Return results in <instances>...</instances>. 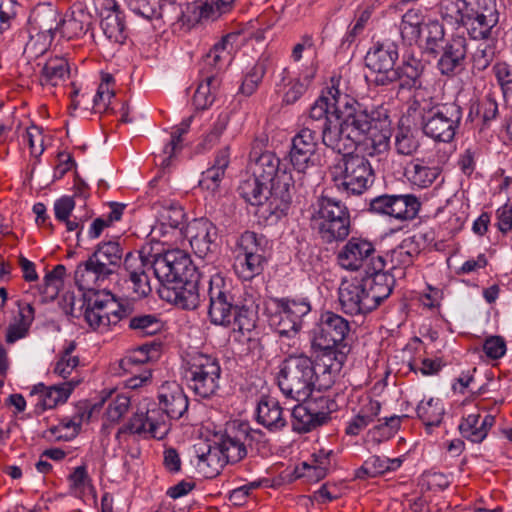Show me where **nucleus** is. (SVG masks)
Listing matches in <instances>:
<instances>
[{"label": "nucleus", "instance_id": "43", "mask_svg": "<svg viewBox=\"0 0 512 512\" xmlns=\"http://www.w3.org/2000/svg\"><path fill=\"white\" fill-rule=\"evenodd\" d=\"M269 240L263 234L245 231L237 241V254L244 256L266 257Z\"/></svg>", "mask_w": 512, "mask_h": 512}, {"label": "nucleus", "instance_id": "46", "mask_svg": "<svg viewBox=\"0 0 512 512\" xmlns=\"http://www.w3.org/2000/svg\"><path fill=\"white\" fill-rule=\"evenodd\" d=\"M266 257L257 256H235L234 271L239 279L243 281H251L264 271Z\"/></svg>", "mask_w": 512, "mask_h": 512}, {"label": "nucleus", "instance_id": "39", "mask_svg": "<svg viewBox=\"0 0 512 512\" xmlns=\"http://www.w3.org/2000/svg\"><path fill=\"white\" fill-rule=\"evenodd\" d=\"M223 458L221 450L215 443L214 445H207L206 451L197 450L195 465L199 473L205 478H214L227 465L226 460Z\"/></svg>", "mask_w": 512, "mask_h": 512}, {"label": "nucleus", "instance_id": "33", "mask_svg": "<svg viewBox=\"0 0 512 512\" xmlns=\"http://www.w3.org/2000/svg\"><path fill=\"white\" fill-rule=\"evenodd\" d=\"M424 63L422 60L415 56L413 50L406 51L403 54L402 65L397 67L396 82L398 83L399 90H411L415 88L420 89L419 79L424 70Z\"/></svg>", "mask_w": 512, "mask_h": 512}, {"label": "nucleus", "instance_id": "54", "mask_svg": "<svg viewBox=\"0 0 512 512\" xmlns=\"http://www.w3.org/2000/svg\"><path fill=\"white\" fill-rule=\"evenodd\" d=\"M129 328L140 336H151L161 331L162 322L155 314H139L130 318Z\"/></svg>", "mask_w": 512, "mask_h": 512}, {"label": "nucleus", "instance_id": "17", "mask_svg": "<svg viewBox=\"0 0 512 512\" xmlns=\"http://www.w3.org/2000/svg\"><path fill=\"white\" fill-rule=\"evenodd\" d=\"M302 401L291 412L292 428L298 433H307L326 424L336 406L334 401L324 396Z\"/></svg>", "mask_w": 512, "mask_h": 512}, {"label": "nucleus", "instance_id": "51", "mask_svg": "<svg viewBox=\"0 0 512 512\" xmlns=\"http://www.w3.org/2000/svg\"><path fill=\"white\" fill-rule=\"evenodd\" d=\"M268 59L259 58L253 67L245 74L239 91L245 96H251L261 84L268 69Z\"/></svg>", "mask_w": 512, "mask_h": 512}, {"label": "nucleus", "instance_id": "55", "mask_svg": "<svg viewBox=\"0 0 512 512\" xmlns=\"http://www.w3.org/2000/svg\"><path fill=\"white\" fill-rule=\"evenodd\" d=\"M228 125V117L220 115L211 126L210 130L201 138L196 145L195 150L197 153H206L215 147L226 130Z\"/></svg>", "mask_w": 512, "mask_h": 512}, {"label": "nucleus", "instance_id": "36", "mask_svg": "<svg viewBox=\"0 0 512 512\" xmlns=\"http://www.w3.org/2000/svg\"><path fill=\"white\" fill-rule=\"evenodd\" d=\"M441 174V168L430 165L423 158H415L407 163L404 175L409 183L418 188L430 187Z\"/></svg>", "mask_w": 512, "mask_h": 512}, {"label": "nucleus", "instance_id": "49", "mask_svg": "<svg viewBox=\"0 0 512 512\" xmlns=\"http://www.w3.org/2000/svg\"><path fill=\"white\" fill-rule=\"evenodd\" d=\"M472 2L466 0H442L440 14L450 24L464 25L466 14Z\"/></svg>", "mask_w": 512, "mask_h": 512}, {"label": "nucleus", "instance_id": "13", "mask_svg": "<svg viewBox=\"0 0 512 512\" xmlns=\"http://www.w3.org/2000/svg\"><path fill=\"white\" fill-rule=\"evenodd\" d=\"M221 366L218 358L201 352L186 356L183 377L193 393L203 399L217 395L220 389Z\"/></svg>", "mask_w": 512, "mask_h": 512}, {"label": "nucleus", "instance_id": "47", "mask_svg": "<svg viewBox=\"0 0 512 512\" xmlns=\"http://www.w3.org/2000/svg\"><path fill=\"white\" fill-rule=\"evenodd\" d=\"M445 413L444 405L438 398H430L427 401H421L417 406V415L424 423L427 430L431 427L439 426Z\"/></svg>", "mask_w": 512, "mask_h": 512}, {"label": "nucleus", "instance_id": "14", "mask_svg": "<svg viewBox=\"0 0 512 512\" xmlns=\"http://www.w3.org/2000/svg\"><path fill=\"white\" fill-rule=\"evenodd\" d=\"M341 154L342 157L330 168L334 186L340 192L361 195L374 182L371 163L364 156L352 154L351 151Z\"/></svg>", "mask_w": 512, "mask_h": 512}, {"label": "nucleus", "instance_id": "50", "mask_svg": "<svg viewBox=\"0 0 512 512\" xmlns=\"http://www.w3.org/2000/svg\"><path fill=\"white\" fill-rule=\"evenodd\" d=\"M332 450L321 449L313 453L311 463H303L305 475L315 481L323 479L331 465Z\"/></svg>", "mask_w": 512, "mask_h": 512}, {"label": "nucleus", "instance_id": "60", "mask_svg": "<svg viewBox=\"0 0 512 512\" xmlns=\"http://www.w3.org/2000/svg\"><path fill=\"white\" fill-rule=\"evenodd\" d=\"M425 29V49L430 55L437 56L441 45L446 41L444 27L438 21H430L425 25Z\"/></svg>", "mask_w": 512, "mask_h": 512}, {"label": "nucleus", "instance_id": "5", "mask_svg": "<svg viewBox=\"0 0 512 512\" xmlns=\"http://www.w3.org/2000/svg\"><path fill=\"white\" fill-rule=\"evenodd\" d=\"M409 112L418 115L422 133L439 143H451L460 127L463 110L456 102L440 103L429 89H417Z\"/></svg>", "mask_w": 512, "mask_h": 512}, {"label": "nucleus", "instance_id": "18", "mask_svg": "<svg viewBox=\"0 0 512 512\" xmlns=\"http://www.w3.org/2000/svg\"><path fill=\"white\" fill-rule=\"evenodd\" d=\"M499 12L496 0H475L468 9L464 27L474 40H489L496 34Z\"/></svg>", "mask_w": 512, "mask_h": 512}, {"label": "nucleus", "instance_id": "35", "mask_svg": "<svg viewBox=\"0 0 512 512\" xmlns=\"http://www.w3.org/2000/svg\"><path fill=\"white\" fill-rule=\"evenodd\" d=\"M230 156L231 150L229 145L222 147L216 152L212 166L201 174L199 186L202 189L214 192L219 188L226 169L230 164Z\"/></svg>", "mask_w": 512, "mask_h": 512}, {"label": "nucleus", "instance_id": "23", "mask_svg": "<svg viewBox=\"0 0 512 512\" xmlns=\"http://www.w3.org/2000/svg\"><path fill=\"white\" fill-rule=\"evenodd\" d=\"M238 39V33H228L221 37L203 57L200 64V76L219 77L232 62L234 44Z\"/></svg>", "mask_w": 512, "mask_h": 512}, {"label": "nucleus", "instance_id": "24", "mask_svg": "<svg viewBox=\"0 0 512 512\" xmlns=\"http://www.w3.org/2000/svg\"><path fill=\"white\" fill-rule=\"evenodd\" d=\"M152 264L153 260L144 257L140 252H128L124 257L123 266L128 274L129 289L136 298L147 297L152 291L147 274L150 269L153 270Z\"/></svg>", "mask_w": 512, "mask_h": 512}, {"label": "nucleus", "instance_id": "44", "mask_svg": "<svg viewBox=\"0 0 512 512\" xmlns=\"http://www.w3.org/2000/svg\"><path fill=\"white\" fill-rule=\"evenodd\" d=\"M419 253V245L413 237L403 239L390 253V269L396 270L397 268H407L411 266Z\"/></svg>", "mask_w": 512, "mask_h": 512}, {"label": "nucleus", "instance_id": "52", "mask_svg": "<svg viewBox=\"0 0 512 512\" xmlns=\"http://www.w3.org/2000/svg\"><path fill=\"white\" fill-rule=\"evenodd\" d=\"M69 73L68 62L61 57L49 59L42 68V83L56 86L60 81L64 80Z\"/></svg>", "mask_w": 512, "mask_h": 512}, {"label": "nucleus", "instance_id": "22", "mask_svg": "<svg viewBox=\"0 0 512 512\" xmlns=\"http://www.w3.org/2000/svg\"><path fill=\"white\" fill-rule=\"evenodd\" d=\"M184 234L199 258H206L218 248V228L207 218H195L190 221Z\"/></svg>", "mask_w": 512, "mask_h": 512}, {"label": "nucleus", "instance_id": "63", "mask_svg": "<svg viewBox=\"0 0 512 512\" xmlns=\"http://www.w3.org/2000/svg\"><path fill=\"white\" fill-rule=\"evenodd\" d=\"M190 123L191 118H187L172 131L170 141L163 148L164 158L162 160V165H169V161L173 155L177 151L181 150L182 136L188 132Z\"/></svg>", "mask_w": 512, "mask_h": 512}, {"label": "nucleus", "instance_id": "61", "mask_svg": "<svg viewBox=\"0 0 512 512\" xmlns=\"http://www.w3.org/2000/svg\"><path fill=\"white\" fill-rule=\"evenodd\" d=\"M190 123L191 118H187L172 131L170 141L163 148L164 158L162 160V165H169V161L173 155L177 151L181 150L182 136L188 132Z\"/></svg>", "mask_w": 512, "mask_h": 512}, {"label": "nucleus", "instance_id": "6", "mask_svg": "<svg viewBox=\"0 0 512 512\" xmlns=\"http://www.w3.org/2000/svg\"><path fill=\"white\" fill-rule=\"evenodd\" d=\"M394 284L395 276L391 274L343 281L338 289L341 309L351 316L368 314L390 296Z\"/></svg>", "mask_w": 512, "mask_h": 512}, {"label": "nucleus", "instance_id": "21", "mask_svg": "<svg viewBox=\"0 0 512 512\" xmlns=\"http://www.w3.org/2000/svg\"><path fill=\"white\" fill-rule=\"evenodd\" d=\"M469 39L462 33H453L439 49L436 67L441 75L454 77L466 67Z\"/></svg>", "mask_w": 512, "mask_h": 512}, {"label": "nucleus", "instance_id": "12", "mask_svg": "<svg viewBox=\"0 0 512 512\" xmlns=\"http://www.w3.org/2000/svg\"><path fill=\"white\" fill-rule=\"evenodd\" d=\"M311 227L327 244L343 241L350 233V213L340 200L321 196L312 205Z\"/></svg>", "mask_w": 512, "mask_h": 512}, {"label": "nucleus", "instance_id": "64", "mask_svg": "<svg viewBox=\"0 0 512 512\" xmlns=\"http://www.w3.org/2000/svg\"><path fill=\"white\" fill-rule=\"evenodd\" d=\"M190 123L191 118H187L172 131L170 141L163 148L164 158L162 160V165H169V161L173 155L177 151L181 150L182 136L188 132Z\"/></svg>", "mask_w": 512, "mask_h": 512}, {"label": "nucleus", "instance_id": "40", "mask_svg": "<svg viewBox=\"0 0 512 512\" xmlns=\"http://www.w3.org/2000/svg\"><path fill=\"white\" fill-rule=\"evenodd\" d=\"M235 0H200L191 5L192 17L196 23L201 20H216L231 11Z\"/></svg>", "mask_w": 512, "mask_h": 512}, {"label": "nucleus", "instance_id": "4", "mask_svg": "<svg viewBox=\"0 0 512 512\" xmlns=\"http://www.w3.org/2000/svg\"><path fill=\"white\" fill-rule=\"evenodd\" d=\"M158 406L138 408L126 430L143 437L163 439L170 431V420H177L188 411L189 401L180 384L166 381L158 389Z\"/></svg>", "mask_w": 512, "mask_h": 512}, {"label": "nucleus", "instance_id": "53", "mask_svg": "<svg viewBox=\"0 0 512 512\" xmlns=\"http://www.w3.org/2000/svg\"><path fill=\"white\" fill-rule=\"evenodd\" d=\"M81 420L63 418L57 425L51 426L45 432V437L55 441H69L74 439L80 430Z\"/></svg>", "mask_w": 512, "mask_h": 512}, {"label": "nucleus", "instance_id": "19", "mask_svg": "<svg viewBox=\"0 0 512 512\" xmlns=\"http://www.w3.org/2000/svg\"><path fill=\"white\" fill-rule=\"evenodd\" d=\"M399 57L397 45L389 40L375 43L365 56L366 66L376 73L375 83L387 86L396 83L397 71L394 68Z\"/></svg>", "mask_w": 512, "mask_h": 512}, {"label": "nucleus", "instance_id": "56", "mask_svg": "<svg viewBox=\"0 0 512 512\" xmlns=\"http://www.w3.org/2000/svg\"><path fill=\"white\" fill-rule=\"evenodd\" d=\"M66 267L62 264L56 265L52 271L48 272L41 285V293L46 299L53 300L57 297L64 283Z\"/></svg>", "mask_w": 512, "mask_h": 512}, {"label": "nucleus", "instance_id": "3", "mask_svg": "<svg viewBox=\"0 0 512 512\" xmlns=\"http://www.w3.org/2000/svg\"><path fill=\"white\" fill-rule=\"evenodd\" d=\"M190 265V258L180 250L157 254L152 264L160 298L186 310L196 309L205 297L200 293V280L187 279Z\"/></svg>", "mask_w": 512, "mask_h": 512}, {"label": "nucleus", "instance_id": "45", "mask_svg": "<svg viewBox=\"0 0 512 512\" xmlns=\"http://www.w3.org/2000/svg\"><path fill=\"white\" fill-rule=\"evenodd\" d=\"M200 77L201 82L193 95L192 102L196 109L204 110L213 104L221 80L219 77H213L212 75Z\"/></svg>", "mask_w": 512, "mask_h": 512}, {"label": "nucleus", "instance_id": "41", "mask_svg": "<svg viewBox=\"0 0 512 512\" xmlns=\"http://www.w3.org/2000/svg\"><path fill=\"white\" fill-rule=\"evenodd\" d=\"M317 70L318 65L315 62H311L310 65L304 67L298 77L289 82L288 88L283 96V101L286 104H293L298 101L311 85Z\"/></svg>", "mask_w": 512, "mask_h": 512}, {"label": "nucleus", "instance_id": "62", "mask_svg": "<svg viewBox=\"0 0 512 512\" xmlns=\"http://www.w3.org/2000/svg\"><path fill=\"white\" fill-rule=\"evenodd\" d=\"M190 123L191 118H187L172 131L170 141L163 148L164 158L162 160V165H169V161L173 155L177 151L181 150L182 136L188 132Z\"/></svg>", "mask_w": 512, "mask_h": 512}, {"label": "nucleus", "instance_id": "10", "mask_svg": "<svg viewBox=\"0 0 512 512\" xmlns=\"http://www.w3.org/2000/svg\"><path fill=\"white\" fill-rule=\"evenodd\" d=\"M311 309V302L306 296L269 297L264 302L269 326L280 336L288 338L300 332L304 317Z\"/></svg>", "mask_w": 512, "mask_h": 512}, {"label": "nucleus", "instance_id": "42", "mask_svg": "<svg viewBox=\"0 0 512 512\" xmlns=\"http://www.w3.org/2000/svg\"><path fill=\"white\" fill-rule=\"evenodd\" d=\"M269 187L268 183L252 174L241 180L237 191L247 203L260 206L267 197Z\"/></svg>", "mask_w": 512, "mask_h": 512}, {"label": "nucleus", "instance_id": "16", "mask_svg": "<svg viewBox=\"0 0 512 512\" xmlns=\"http://www.w3.org/2000/svg\"><path fill=\"white\" fill-rule=\"evenodd\" d=\"M264 437L265 434L260 429L251 428L248 422L233 421L227 424L216 445L227 464L234 465L245 459L253 443L263 441Z\"/></svg>", "mask_w": 512, "mask_h": 512}, {"label": "nucleus", "instance_id": "8", "mask_svg": "<svg viewBox=\"0 0 512 512\" xmlns=\"http://www.w3.org/2000/svg\"><path fill=\"white\" fill-rule=\"evenodd\" d=\"M207 284L208 317L212 324L230 327L239 332L254 328L252 310L236 301L230 284L222 275L218 273L212 275Z\"/></svg>", "mask_w": 512, "mask_h": 512}, {"label": "nucleus", "instance_id": "7", "mask_svg": "<svg viewBox=\"0 0 512 512\" xmlns=\"http://www.w3.org/2000/svg\"><path fill=\"white\" fill-rule=\"evenodd\" d=\"M350 331L349 322L342 316L327 311L320 317L314 330L311 349L325 367L324 375L340 372L347 359L349 347L344 340Z\"/></svg>", "mask_w": 512, "mask_h": 512}, {"label": "nucleus", "instance_id": "48", "mask_svg": "<svg viewBox=\"0 0 512 512\" xmlns=\"http://www.w3.org/2000/svg\"><path fill=\"white\" fill-rule=\"evenodd\" d=\"M90 17L84 12L73 13L63 19L60 24V33L67 39L80 38L85 35L90 27Z\"/></svg>", "mask_w": 512, "mask_h": 512}, {"label": "nucleus", "instance_id": "15", "mask_svg": "<svg viewBox=\"0 0 512 512\" xmlns=\"http://www.w3.org/2000/svg\"><path fill=\"white\" fill-rule=\"evenodd\" d=\"M338 265L348 271L364 272L363 276L389 274L385 272L386 261L374 244L362 237H351L337 253Z\"/></svg>", "mask_w": 512, "mask_h": 512}, {"label": "nucleus", "instance_id": "2", "mask_svg": "<svg viewBox=\"0 0 512 512\" xmlns=\"http://www.w3.org/2000/svg\"><path fill=\"white\" fill-rule=\"evenodd\" d=\"M341 98L332 151L345 153L360 143L371 149L370 155L386 151L391 136L388 109L382 105H365L345 93Z\"/></svg>", "mask_w": 512, "mask_h": 512}, {"label": "nucleus", "instance_id": "34", "mask_svg": "<svg viewBox=\"0 0 512 512\" xmlns=\"http://www.w3.org/2000/svg\"><path fill=\"white\" fill-rule=\"evenodd\" d=\"M78 382L69 381L62 384L46 387L43 383L34 385L31 395H39L37 406L42 409H52L60 403L66 402Z\"/></svg>", "mask_w": 512, "mask_h": 512}, {"label": "nucleus", "instance_id": "29", "mask_svg": "<svg viewBox=\"0 0 512 512\" xmlns=\"http://www.w3.org/2000/svg\"><path fill=\"white\" fill-rule=\"evenodd\" d=\"M148 356L143 348L125 356L119 361V368L131 377L124 381L125 387L137 389L151 381V370L146 367Z\"/></svg>", "mask_w": 512, "mask_h": 512}, {"label": "nucleus", "instance_id": "26", "mask_svg": "<svg viewBox=\"0 0 512 512\" xmlns=\"http://www.w3.org/2000/svg\"><path fill=\"white\" fill-rule=\"evenodd\" d=\"M101 29L111 43L123 44L127 38L124 13L115 0H98Z\"/></svg>", "mask_w": 512, "mask_h": 512}, {"label": "nucleus", "instance_id": "38", "mask_svg": "<svg viewBox=\"0 0 512 512\" xmlns=\"http://www.w3.org/2000/svg\"><path fill=\"white\" fill-rule=\"evenodd\" d=\"M421 146V135L415 126L400 121L394 134V147L402 156L414 155Z\"/></svg>", "mask_w": 512, "mask_h": 512}, {"label": "nucleus", "instance_id": "37", "mask_svg": "<svg viewBox=\"0 0 512 512\" xmlns=\"http://www.w3.org/2000/svg\"><path fill=\"white\" fill-rule=\"evenodd\" d=\"M403 463L401 457L388 458L386 456L373 455L366 459L361 467L355 471L358 479L374 478L387 472L398 470Z\"/></svg>", "mask_w": 512, "mask_h": 512}, {"label": "nucleus", "instance_id": "9", "mask_svg": "<svg viewBox=\"0 0 512 512\" xmlns=\"http://www.w3.org/2000/svg\"><path fill=\"white\" fill-rule=\"evenodd\" d=\"M332 382L331 375L326 383H321L313 360L303 354H291L279 365L277 384L282 394L295 401L306 400L312 391L321 390Z\"/></svg>", "mask_w": 512, "mask_h": 512}, {"label": "nucleus", "instance_id": "31", "mask_svg": "<svg viewBox=\"0 0 512 512\" xmlns=\"http://www.w3.org/2000/svg\"><path fill=\"white\" fill-rule=\"evenodd\" d=\"M499 115V107L493 93H487L470 105L468 120L480 130L490 128Z\"/></svg>", "mask_w": 512, "mask_h": 512}, {"label": "nucleus", "instance_id": "57", "mask_svg": "<svg viewBox=\"0 0 512 512\" xmlns=\"http://www.w3.org/2000/svg\"><path fill=\"white\" fill-rule=\"evenodd\" d=\"M157 213L162 224L171 228H179L185 220V212L178 202L164 201Z\"/></svg>", "mask_w": 512, "mask_h": 512}, {"label": "nucleus", "instance_id": "28", "mask_svg": "<svg viewBox=\"0 0 512 512\" xmlns=\"http://www.w3.org/2000/svg\"><path fill=\"white\" fill-rule=\"evenodd\" d=\"M250 169L255 177L269 185L281 183V174L291 175L287 171L286 164H283L274 152L258 153L255 148L250 153Z\"/></svg>", "mask_w": 512, "mask_h": 512}, {"label": "nucleus", "instance_id": "1", "mask_svg": "<svg viewBox=\"0 0 512 512\" xmlns=\"http://www.w3.org/2000/svg\"><path fill=\"white\" fill-rule=\"evenodd\" d=\"M124 256V250L116 239L101 241L74 272L75 283L83 293L86 306L84 318L94 330L104 331L111 324L128 316L129 311L108 290L101 287L117 275Z\"/></svg>", "mask_w": 512, "mask_h": 512}, {"label": "nucleus", "instance_id": "58", "mask_svg": "<svg viewBox=\"0 0 512 512\" xmlns=\"http://www.w3.org/2000/svg\"><path fill=\"white\" fill-rule=\"evenodd\" d=\"M75 349L76 344L74 342L68 343L64 350L60 353L59 359L55 363L53 370L55 374L66 379L79 365V357L73 355Z\"/></svg>", "mask_w": 512, "mask_h": 512}, {"label": "nucleus", "instance_id": "59", "mask_svg": "<svg viewBox=\"0 0 512 512\" xmlns=\"http://www.w3.org/2000/svg\"><path fill=\"white\" fill-rule=\"evenodd\" d=\"M461 435L473 443H480L485 439V431L480 428V414L471 413L463 418L459 425Z\"/></svg>", "mask_w": 512, "mask_h": 512}, {"label": "nucleus", "instance_id": "32", "mask_svg": "<svg viewBox=\"0 0 512 512\" xmlns=\"http://www.w3.org/2000/svg\"><path fill=\"white\" fill-rule=\"evenodd\" d=\"M155 18L163 19L164 23L170 25L174 31H187L196 24V18L192 17L191 5H186L184 9L176 2L160 3Z\"/></svg>", "mask_w": 512, "mask_h": 512}, {"label": "nucleus", "instance_id": "11", "mask_svg": "<svg viewBox=\"0 0 512 512\" xmlns=\"http://www.w3.org/2000/svg\"><path fill=\"white\" fill-rule=\"evenodd\" d=\"M340 79L331 78L330 86L324 89L309 109L303 126L321 132V143L332 150L336 136V125L343 93L339 89Z\"/></svg>", "mask_w": 512, "mask_h": 512}, {"label": "nucleus", "instance_id": "20", "mask_svg": "<svg viewBox=\"0 0 512 512\" xmlns=\"http://www.w3.org/2000/svg\"><path fill=\"white\" fill-rule=\"evenodd\" d=\"M420 207L419 199L413 194H382L371 199L369 203L370 212L399 221L413 220Z\"/></svg>", "mask_w": 512, "mask_h": 512}, {"label": "nucleus", "instance_id": "25", "mask_svg": "<svg viewBox=\"0 0 512 512\" xmlns=\"http://www.w3.org/2000/svg\"><path fill=\"white\" fill-rule=\"evenodd\" d=\"M31 21L39 29L35 36H31L26 49L42 54L50 46L55 30L58 28L57 13L51 6H42L35 9Z\"/></svg>", "mask_w": 512, "mask_h": 512}, {"label": "nucleus", "instance_id": "30", "mask_svg": "<svg viewBox=\"0 0 512 512\" xmlns=\"http://www.w3.org/2000/svg\"><path fill=\"white\" fill-rule=\"evenodd\" d=\"M256 414L257 422L270 432L281 431L287 425L283 408L274 397L267 395L261 396L257 404Z\"/></svg>", "mask_w": 512, "mask_h": 512}, {"label": "nucleus", "instance_id": "27", "mask_svg": "<svg viewBox=\"0 0 512 512\" xmlns=\"http://www.w3.org/2000/svg\"><path fill=\"white\" fill-rule=\"evenodd\" d=\"M292 187V176L281 174V183L270 185L266 199L259 206L261 213L276 220L286 215L292 201Z\"/></svg>", "mask_w": 512, "mask_h": 512}]
</instances>
